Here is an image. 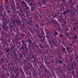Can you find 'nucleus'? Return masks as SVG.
<instances>
[{"instance_id":"nucleus-1","label":"nucleus","mask_w":78,"mask_h":78,"mask_svg":"<svg viewBox=\"0 0 78 78\" xmlns=\"http://www.w3.org/2000/svg\"><path fill=\"white\" fill-rule=\"evenodd\" d=\"M21 4H22V5L23 6L24 8L25 9H26V10H27V8H28V7H27V6L26 5H26V4H27L26 2H21Z\"/></svg>"},{"instance_id":"nucleus-2","label":"nucleus","mask_w":78,"mask_h":78,"mask_svg":"<svg viewBox=\"0 0 78 78\" xmlns=\"http://www.w3.org/2000/svg\"><path fill=\"white\" fill-rule=\"evenodd\" d=\"M69 10H67V11H65L63 13V14H66V13H67V12H69Z\"/></svg>"},{"instance_id":"nucleus-3","label":"nucleus","mask_w":78,"mask_h":78,"mask_svg":"<svg viewBox=\"0 0 78 78\" xmlns=\"http://www.w3.org/2000/svg\"><path fill=\"white\" fill-rule=\"evenodd\" d=\"M21 22L20 20H17L16 21V23H17V24H19V22Z\"/></svg>"},{"instance_id":"nucleus-4","label":"nucleus","mask_w":78,"mask_h":78,"mask_svg":"<svg viewBox=\"0 0 78 78\" xmlns=\"http://www.w3.org/2000/svg\"><path fill=\"white\" fill-rule=\"evenodd\" d=\"M20 58H22V57H23V55H22V54H20Z\"/></svg>"},{"instance_id":"nucleus-5","label":"nucleus","mask_w":78,"mask_h":78,"mask_svg":"<svg viewBox=\"0 0 78 78\" xmlns=\"http://www.w3.org/2000/svg\"><path fill=\"white\" fill-rule=\"evenodd\" d=\"M41 68H43V66H42V64H41L40 66V68L41 69Z\"/></svg>"},{"instance_id":"nucleus-6","label":"nucleus","mask_w":78,"mask_h":78,"mask_svg":"<svg viewBox=\"0 0 78 78\" xmlns=\"http://www.w3.org/2000/svg\"><path fill=\"white\" fill-rule=\"evenodd\" d=\"M25 48V47L23 46H22L21 47V49L22 50H24V48Z\"/></svg>"},{"instance_id":"nucleus-7","label":"nucleus","mask_w":78,"mask_h":78,"mask_svg":"<svg viewBox=\"0 0 78 78\" xmlns=\"http://www.w3.org/2000/svg\"><path fill=\"white\" fill-rule=\"evenodd\" d=\"M54 34H58V33H57L56 32H55L54 33Z\"/></svg>"},{"instance_id":"nucleus-8","label":"nucleus","mask_w":78,"mask_h":78,"mask_svg":"<svg viewBox=\"0 0 78 78\" xmlns=\"http://www.w3.org/2000/svg\"><path fill=\"white\" fill-rule=\"evenodd\" d=\"M65 35L66 36H69V34L68 33L66 34Z\"/></svg>"},{"instance_id":"nucleus-9","label":"nucleus","mask_w":78,"mask_h":78,"mask_svg":"<svg viewBox=\"0 0 78 78\" xmlns=\"http://www.w3.org/2000/svg\"><path fill=\"white\" fill-rule=\"evenodd\" d=\"M57 16V15H56V14H55V16H52V17H56Z\"/></svg>"},{"instance_id":"nucleus-10","label":"nucleus","mask_w":78,"mask_h":78,"mask_svg":"<svg viewBox=\"0 0 78 78\" xmlns=\"http://www.w3.org/2000/svg\"><path fill=\"white\" fill-rule=\"evenodd\" d=\"M36 60H37V58H35L34 59V62H36Z\"/></svg>"},{"instance_id":"nucleus-11","label":"nucleus","mask_w":78,"mask_h":78,"mask_svg":"<svg viewBox=\"0 0 78 78\" xmlns=\"http://www.w3.org/2000/svg\"><path fill=\"white\" fill-rule=\"evenodd\" d=\"M59 63H62V60H60V61H59Z\"/></svg>"},{"instance_id":"nucleus-12","label":"nucleus","mask_w":78,"mask_h":78,"mask_svg":"<svg viewBox=\"0 0 78 78\" xmlns=\"http://www.w3.org/2000/svg\"><path fill=\"white\" fill-rule=\"evenodd\" d=\"M44 39H45V37H44V38H43V39L42 40V41H43V42H44Z\"/></svg>"},{"instance_id":"nucleus-13","label":"nucleus","mask_w":78,"mask_h":78,"mask_svg":"<svg viewBox=\"0 0 78 78\" xmlns=\"http://www.w3.org/2000/svg\"><path fill=\"white\" fill-rule=\"evenodd\" d=\"M63 50L64 51H66V49L65 48H63Z\"/></svg>"},{"instance_id":"nucleus-14","label":"nucleus","mask_w":78,"mask_h":78,"mask_svg":"<svg viewBox=\"0 0 78 78\" xmlns=\"http://www.w3.org/2000/svg\"><path fill=\"white\" fill-rule=\"evenodd\" d=\"M77 37V35H76L75 37H74V39H76V38Z\"/></svg>"},{"instance_id":"nucleus-15","label":"nucleus","mask_w":78,"mask_h":78,"mask_svg":"<svg viewBox=\"0 0 78 78\" xmlns=\"http://www.w3.org/2000/svg\"><path fill=\"white\" fill-rule=\"evenodd\" d=\"M24 42H25V41H24V40H23L22 41V42L23 44Z\"/></svg>"},{"instance_id":"nucleus-16","label":"nucleus","mask_w":78,"mask_h":78,"mask_svg":"<svg viewBox=\"0 0 78 78\" xmlns=\"http://www.w3.org/2000/svg\"><path fill=\"white\" fill-rule=\"evenodd\" d=\"M66 49H67V50H69V47H67V48H66Z\"/></svg>"},{"instance_id":"nucleus-17","label":"nucleus","mask_w":78,"mask_h":78,"mask_svg":"<svg viewBox=\"0 0 78 78\" xmlns=\"http://www.w3.org/2000/svg\"><path fill=\"white\" fill-rule=\"evenodd\" d=\"M40 38H44V37H42V36H40Z\"/></svg>"},{"instance_id":"nucleus-18","label":"nucleus","mask_w":78,"mask_h":78,"mask_svg":"<svg viewBox=\"0 0 78 78\" xmlns=\"http://www.w3.org/2000/svg\"><path fill=\"white\" fill-rule=\"evenodd\" d=\"M74 73H75V72H74V71H73L72 73V74H74Z\"/></svg>"},{"instance_id":"nucleus-19","label":"nucleus","mask_w":78,"mask_h":78,"mask_svg":"<svg viewBox=\"0 0 78 78\" xmlns=\"http://www.w3.org/2000/svg\"><path fill=\"white\" fill-rule=\"evenodd\" d=\"M69 45H70V46H72V44H69Z\"/></svg>"},{"instance_id":"nucleus-20","label":"nucleus","mask_w":78,"mask_h":78,"mask_svg":"<svg viewBox=\"0 0 78 78\" xmlns=\"http://www.w3.org/2000/svg\"><path fill=\"white\" fill-rule=\"evenodd\" d=\"M36 27L37 28L38 26H37V25H36Z\"/></svg>"},{"instance_id":"nucleus-21","label":"nucleus","mask_w":78,"mask_h":78,"mask_svg":"<svg viewBox=\"0 0 78 78\" xmlns=\"http://www.w3.org/2000/svg\"><path fill=\"white\" fill-rule=\"evenodd\" d=\"M9 50H10L9 49H7V51H9Z\"/></svg>"},{"instance_id":"nucleus-22","label":"nucleus","mask_w":78,"mask_h":78,"mask_svg":"<svg viewBox=\"0 0 78 78\" xmlns=\"http://www.w3.org/2000/svg\"><path fill=\"white\" fill-rule=\"evenodd\" d=\"M73 29L74 30H76V28H73Z\"/></svg>"},{"instance_id":"nucleus-23","label":"nucleus","mask_w":78,"mask_h":78,"mask_svg":"<svg viewBox=\"0 0 78 78\" xmlns=\"http://www.w3.org/2000/svg\"><path fill=\"white\" fill-rule=\"evenodd\" d=\"M25 46L26 47H27V44H25Z\"/></svg>"},{"instance_id":"nucleus-24","label":"nucleus","mask_w":78,"mask_h":78,"mask_svg":"<svg viewBox=\"0 0 78 78\" xmlns=\"http://www.w3.org/2000/svg\"><path fill=\"white\" fill-rule=\"evenodd\" d=\"M66 30L67 31V30H69V29H66Z\"/></svg>"},{"instance_id":"nucleus-25","label":"nucleus","mask_w":78,"mask_h":78,"mask_svg":"<svg viewBox=\"0 0 78 78\" xmlns=\"http://www.w3.org/2000/svg\"><path fill=\"white\" fill-rule=\"evenodd\" d=\"M60 36H61V37H62V35H60Z\"/></svg>"},{"instance_id":"nucleus-26","label":"nucleus","mask_w":78,"mask_h":78,"mask_svg":"<svg viewBox=\"0 0 78 78\" xmlns=\"http://www.w3.org/2000/svg\"><path fill=\"white\" fill-rule=\"evenodd\" d=\"M41 63H42V62H40V64H41Z\"/></svg>"},{"instance_id":"nucleus-27","label":"nucleus","mask_w":78,"mask_h":78,"mask_svg":"<svg viewBox=\"0 0 78 78\" xmlns=\"http://www.w3.org/2000/svg\"><path fill=\"white\" fill-rule=\"evenodd\" d=\"M46 37L47 38V37H48V36H47Z\"/></svg>"},{"instance_id":"nucleus-28","label":"nucleus","mask_w":78,"mask_h":78,"mask_svg":"<svg viewBox=\"0 0 78 78\" xmlns=\"http://www.w3.org/2000/svg\"><path fill=\"white\" fill-rule=\"evenodd\" d=\"M7 28H8V29L9 28L8 27H7Z\"/></svg>"},{"instance_id":"nucleus-29","label":"nucleus","mask_w":78,"mask_h":78,"mask_svg":"<svg viewBox=\"0 0 78 78\" xmlns=\"http://www.w3.org/2000/svg\"><path fill=\"white\" fill-rule=\"evenodd\" d=\"M9 52V51H7V52Z\"/></svg>"},{"instance_id":"nucleus-30","label":"nucleus","mask_w":78,"mask_h":78,"mask_svg":"<svg viewBox=\"0 0 78 78\" xmlns=\"http://www.w3.org/2000/svg\"><path fill=\"white\" fill-rule=\"evenodd\" d=\"M31 4H32V3H31Z\"/></svg>"}]
</instances>
